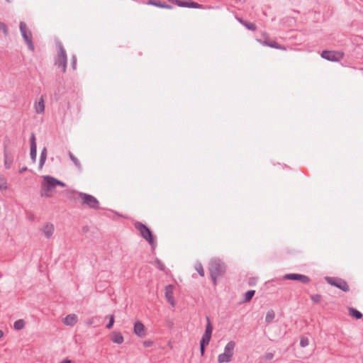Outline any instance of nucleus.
<instances>
[{
	"mask_svg": "<svg viewBox=\"0 0 363 363\" xmlns=\"http://www.w3.org/2000/svg\"><path fill=\"white\" fill-rule=\"evenodd\" d=\"M208 271L211 279L216 286L217 284V279L225 274L226 267L224 262L219 258H213L209 262Z\"/></svg>",
	"mask_w": 363,
	"mask_h": 363,
	"instance_id": "1",
	"label": "nucleus"
},
{
	"mask_svg": "<svg viewBox=\"0 0 363 363\" xmlns=\"http://www.w3.org/2000/svg\"><path fill=\"white\" fill-rule=\"evenodd\" d=\"M134 226L140 233V235L152 246V248H155L156 246V242L150 229L140 222H135Z\"/></svg>",
	"mask_w": 363,
	"mask_h": 363,
	"instance_id": "2",
	"label": "nucleus"
},
{
	"mask_svg": "<svg viewBox=\"0 0 363 363\" xmlns=\"http://www.w3.org/2000/svg\"><path fill=\"white\" fill-rule=\"evenodd\" d=\"M57 55L55 59V65L62 68V72H65L67 69V57L65 49L60 42L57 43Z\"/></svg>",
	"mask_w": 363,
	"mask_h": 363,
	"instance_id": "3",
	"label": "nucleus"
},
{
	"mask_svg": "<svg viewBox=\"0 0 363 363\" xmlns=\"http://www.w3.org/2000/svg\"><path fill=\"white\" fill-rule=\"evenodd\" d=\"M57 179L51 176H45L44 182L42 184V192L41 196L45 197H51V194H49L57 186Z\"/></svg>",
	"mask_w": 363,
	"mask_h": 363,
	"instance_id": "4",
	"label": "nucleus"
},
{
	"mask_svg": "<svg viewBox=\"0 0 363 363\" xmlns=\"http://www.w3.org/2000/svg\"><path fill=\"white\" fill-rule=\"evenodd\" d=\"M78 195L82 199V205L93 209L99 208V202L94 196L83 192H79Z\"/></svg>",
	"mask_w": 363,
	"mask_h": 363,
	"instance_id": "5",
	"label": "nucleus"
},
{
	"mask_svg": "<svg viewBox=\"0 0 363 363\" xmlns=\"http://www.w3.org/2000/svg\"><path fill=\"white\" fill-rule=\"evenodd\" d=\"M19 28L23 40L28 45L30 50L34 51V45L32 39V33L28 30L27 25L25 22L21 21Z\"/></svg>",
	"mask_w": 363,
	"mask_h": 363,
	"instance_id": "6",
	"label": "nucleus"
},
{
	"mask_svg": "<svg viewBox=\"0 0 363 363\" xmlns=\"http://www.w3.org/2000/svg\"><path fill=\"white\" fill-rule=\"evenodd\" d=\"M325 279L329 284L340 289L344 292H347L350 290L347 281L341 278L326 277Z\"/></svg>",
	"mask_w": 363,
	"mask_h": 363,
	"instance_id": "7",
	"label": "nucleus"
},
{
	"mask_svg": "<svg viewBox=\"0 0 363 363\" xmlns=\"http://www.w3.org/2000/svg\"><path fill=\"white\" fill-rule=\"evenodd\" d=\"M283 279L299 281L303 284H308L310 281V278L306 275L300 274H286L282 277V279H272L271 282L280 284Z\"/></svg>",
	"mask_w": 363,
	"mask_h": 363,
	"instance_id": "8",
	"label": "nucleus"
},
{
	"mask_svg": "<svg viewBox=\"0 0 363 363\" xmlns=\"http://www.w3.org/2000/svg\"><path fill=\"white\" fill-rule=\"evenodd\" d=\"M321 57L328 61L338 62L343 58L344 54L339 51L323 50Z\"/></svg>",
	"mask_w": 363,
	"mask_h": 363,
	"instance_id": "9",
	"label": "nucleus"
},
{
	"mask_svg": "<svg viewBox=\"0 0 363 363\" xmlns=\"http://www.w3.org/2000/svg\"><path fill=\"white\" fill-rule=\"evenodd\" d=\"M206 325L205 333L203 335L201 340L200 341V345H208L210 342L211 335L213 332V325L211 323L210 318L208 316H206Z\"/></svg>",
	"mask_w": 363,
	"mask_h": 363,
	"instance_id": "10",
	"label": "nucleus"
},
{
	"mask_svg": "<svg viewBox=\"0 0 363 363\" xmlns=\"http://www.w3.org/2000/svg\"><path fill=\"white\" fill-rule=\"evenodd\" d=\"M263 36L265 38L264 40H257L258 42L259 43H261L262 45H266V46H268V47H270V48H276V49H278V50H285V48L283 45H281L278 44L275 40H267V33H263Z\"/></svg>",
	"mask_w": 363,
	"mask_h": 363,
	"instance_id": "11",
	"label": "nucleus"
},
{
	"mask_svg": "<svg viewBox=\"0 0 363 363\" xmlns=\"http://www.w3.org/2000/svg\"><path fill=\"white\" fill-rule=\"evenodd\" d=\"M30 158L33 160V162L36 160V156H37V145H36V141H35V135L34 133H32L30 135Z\"/></svg>",
	"mask_w": 363,
	"mask_h": 363,
	"instance_id": "12",
	"label": "nucleus"
},
{
	"mask_svg": "<svg viewBox=\"0 0 363 363\" xmlns=\"http://www.w3.org/2000/svg\"><path fill=\"white\" fill-rule=\"evenodd\" d=\"M41 230L43 233L45 237L49 239L53 235L55 230L54 225L51 223H47L42 227Z\"/></svg>",
	"mask_w": 363,
	"mask_h": 363,
	"instance_id": "13",
	"label": "nucleus"
},
{
	"mask_svg": "<svg viewBox=\"0 0 363 363\" xmlns=\"http://www.w3.org/2000/svg\"><path fill=\"white\" fill-rule=\"evenodd\" d=\"M133 330L134 333L140 337H143L145 336V326L140 321L135 323Z\"/></svg>",
	"mask_w": 363,
	"mask_h": 363,
	"instance_id": "14",
	"label": "nucleus"
},
{
	"mask_svg": "<svg viewBox=\"0 0 363 363\" xmlns=\"http://www.w3.org/2000/svg\"><path fill=\"white\" fill-rule=\"evenodd\" d=\"M147 5H151L154 6H157L159 8L162 9H170L172 8V6L169 4H166L165 2L161 1V0H148L147 1Z\"/></svg>",
	"mask_w": 363,
	"mask_h": 363,
	"instance_id": "15",
	"label": "nucleus"
},
{
	"mask_svg": "<svg viewBox=\"0 0 363 363\" xmlns=\"http://www.w3.org/2000/svg\"><path fill=\"white\" fill-rule=\"evenodd\" d=\"M235 347V342L233 340L228 342L224 347L223 354L228 355L230 357L233 358L234 355V350Z\"/></svg>",
	"mask_w": 363,
	"mask_h": 363,
	"instance_id": "16",
	"label": "nucleus"
},
{
	"mask_svg": "<svg viewBox=\"0 0 363 363\" xmlns=\"http://www.w3.org/2000/svg\"><path fill=\"white\" fill-rule=\"evenodd\" d=\"M165 297L167 301L172 306H174V301L173 297V286L169 284L165 288Z\"/></svg>",
	"mask_w": 363,
	"mask_h": 363,
	"instance_id": "17",
	"label": "nucleus"
},
{
	"mask_svg": "<svg viewBox=\"0 0 363 363\" xmlns=\"http://www.w3.org/2000/svg\"><path fill=\"white\" fill-rule=\"evenodd\" d=\"M77 316L74 314H69L63 319V323L67 326H73L77 323Z\"/></svg>",
	"mask_w": 363,
	"mask_h": 363,
	"instance_id": "18",
	"label": "nucleus"
},
{
	"mask_svg": "<svg viewBox=\"0 0 363 363\" xmlns=\"http://www.w3.org/2000/svg\"><path fill=\"white\" fill-rule=\"evenodd\" d=\"M4 167L6 169H9L12 166L13 157L10 153L8 152L6 147L4 148Z\"/></svg>",
	"mask_w": 363,
	"mask_h": 363,
	"instance_id": "19",
	"label": "nucleus"
},
{
	"mask_svg": "<svg viewBox=\"0 0 363 363\" xmlns=\"http://www.w3.org/2000/svg\"><path fill=\"white\" fill-rule=\"evenodd\" d=\"M34 108L37 113H43L45 111V102L43 97L34 104Z\"/></svg>",
	"mask_w": 363,
	"mask_h": 363,
	"instance_id": "20",
	"label": "nucleus"
},
{
	"mask_svg": "<svg viewBox=\"0 0 363 363\" xmlns=\"http://www.w3.org/2000/svg\"><path fill=\"white\" fill-rule=\"evenodd\" d=\"M237 20L238 21V22H240L242 26H244L247 29L250 30L254 31L257 28L256 25L253 23L247 22L240 18H237Z\"/></svg>",
	"mask_w": 363,
	"mask_h": 363,
	"instance_id": "21",
	"label": "nucleus"
},
{
	"mask_svg": "<svg viewBox=\"0 0 363 363\" xmlns=\"http://www.w3.org/2000/svg\"><path fill=\"white\" fill-rule=\"evenodd\" d=\"M111 340L116 344H121L123 342V337L119 332H114Z\"/></svg>",
	"mask_w": 363,
	"mask_h": 363,
	"instance_id": "22",
	"label": "nucleus"
},
{
	"mask_svg": "<svg viewBox=\"0 0 363 363\" xmlns=\"http://www.w3.org/2000/svg\"><path fill=\"white\" fill-rule=\"evenodd\" d=\"M232 359L233 358L230 357L228 355H226L223 353H221L218 356V363H229L232 361Z\"/></svg>",
	"mask_w": 363,
	"mask_h": 363,
	"instance_id": "23",
	"label": "nucleus"
},
{
	"mask_svg": "<svg viewBox=\"0 0 363 363\" xmlns=\"http://www.w3.org/2000/svg\"><path fill=\"white\" fill-rule=\"evenodd\" d=\"M349 314L356 319L362 318V313L354 308H349Z\"/></svg>",
	"mask_w": 363,
	"mask_h": 363,
	"instance_id": "24",
	"label": "nucleus"
},
{
	"mask_svg": "<svg viewBox=\"0 0 363 363\" xmlns=\"http://www.w3.org/2000/svg\"><path fill=\"white\" fill-rule=\"evenodd\" d=\"M275 318V313L273 310H269L267 312L266 316H265V322L267 323H270L273 321V320Z\"/></svg>",
	"mask_w": 363,
	"mask_h": 363,
	"instance_id": "25",
	"label": "nucleus"
},
{
	"mask_svg": "<svg viewBox=\"0 0 363 363\" xmlns=\"http://www.w3.org/2000/svg\"><path fill=\"white\" fill-rule=\"evenodd\" d=\"M68 155H69V157L70 158V160L73 162V163L74 164V165L79 169H80L82 168V166H81V164L79 161V160L69 151L68 152Z\"/></svg>",
	"mask_w": 363,
	"mask_h": 363,
	"instance_id": "26",
	"label": "nucleus"
},
{
	"mask_svg": "<svg viewBox=\"0 0 363 363\" xmlns=\"http://www.w3.org/2000/svg\"><path fill=\"white\" fill-rule=\"evenodd\" d=\"M8 185L6 182V179L5 177L0 173V190H7Z\"/></svg>",
	"mask_w": 363,
	"mask_h": 363,
	"instance_id": "27",
	"label": "nucleus"
},
{
	"mask_svg": "<svg viewBox=\"0 0 363 363\" xmlns=\"http://www.w3.org/2000/svg\"><path fill=\"white\" fill-rule=\"evenodd\" d=\"M25 326V321L22 319H19L14 322L13 328L17 330L23 329Z\"/></svg>",
	"mask_w": 363,
	"mask_h": 363,
	"instance_id": "28",
	"label": "nucleus"
},
{
	"mask_svg": "<svg viewBox=\"0 0 363 363\" xmlns=\"http://www.w3.org/2000/svg\"><path fill=\"white\" fill-rule=\"evenodd\" d=\"M255 294V290H249L245 294L244 300L245 302L250 301Z\"/></svg>",
	"mask_w": 363,
	"mask_h": 363,
	"instance_id": "29",
	"label": "nucleus"
},
{
	"mask_svg": "<svg viewBox=\"0 0 363 363\" xmlns=\"http://www.w3.org/2000/svg\"><path fill=\"white\" fill-rule=\"evenodd\" d=\"M195 269L198 272L199 274L201 277L204 276V269L203 268L202 264L200 262H198L195 264Z\"/></svg>",
	"mask_w": 363,
	"mask_h": 363,
	"instance_id": "30",
	"label": "nucleus"
},
{
	"mask_svg": "<svg viewBox=\"0 0 363 363\" xmlns=\"http://www.w3.org/2000/svg\"><path fill=\"white\" fill-rule=\"evenodd\" d=\"M309 345V340L306 336H301L300 340V345L302 347H306Z\"/></svg>",
	"mask_w": 363,
	"mask_h": 363,
	"instance_id": "31",
	"label": "nucleus"
},
{
	"mask_svg": "<svg viewBox=\"0 0 363 363\" xmlns=\"http://www.w3.org/2000/svg\"><path fill=\"white\" fill-rule=\"evenodd\" d=\"M188 7L187 8H193V9H201V8H203V5L201 4H199L196 2H194V1H190L189 2V4H188Z\"/></svg>",
	"mask_w": 363,
	"mask_h": 363,
	"instance_id": "32",
	"label": "nucleus"
},
{
	"mask_svg": "<svg viewBox=\"0 0 363 363\" xmlns=\"http://www.w3.org/2000/svg\"><path fill=\"white\" fill-rule=\"evenodd\" d=\"M311 298L314 303H317L320 301L321 296L320 294H313L311 296Z\"/></svg>",
	"mask_w": 363,
	"mask_h": 363,
	"instance_id": "33",
	"label": "nucleus"
},
{
	"mask_svg": "<svg viewBox=\"0 0 363 363\" xmlns=\"http://www.w3.org/2000/svg\"><path fill=\"white\" fill-rule=\"evenodd\" d=\"M114 324V315H111L109 316V322L106 325V328L111 329Z\"/></svg>",
	"mask_w": 363,
	"mask_h": 363,
	"instance_id": "34",
	"label": "nucleus"
},
{
	"mask_svg": "<svg viewBox=\"0 0 363 363\" xmlns=\"http://www.w3.org/2000/svg\"><path fill=\"white\" fill-rule=\"evenodd\" d=\"M0 31H3L5 35H7L8 30L5 23L0 22Z\"/></svg>",
	"mask_w": 363,
	"mask_h": 363,
	"instance_id": "35",
	"label": "nucleus"
},
{
	"mask_svg": "<svg viewBox=\"0 0 363 363\" xmlns=\"http://www.w3.org/2000/svg\"><path fill=\"white\" fill-rule=\"evenodd\" d=\"M71 65H72V69L74 70L76 69V67H77V57L75 55H73L72 56V62H71Z\"/></svg>",
	"mask_w": 363,
	"mask_h": 363,
	"instance_id": "36",
	"label": "nucleus"
},
{
	"mask_svg": "<svg viewBox=\"0 0 363 363\" xmlns=\"http://www.w3.org/2000/svg\"><path fill=\"white\" fill-rule=\"evenodd\" d=\"M156 263H157V267L161 270V271H164L165 269V266L164 264L160 260V259H157L156 261Z\"/></svg>",
	"mask_w": 363,
	"mask_h": 363,
	"instance_id": "37",
	"label": "nucleus"
},
{
	"mask_svg": "<svg viewBox=\"0 0 363 363\" xmlns=\"http://www.w3.org/2000/svg\"><path fill=\"white\" fill-rule=\"evenodd\" d=\"M264 357L266 360H271L274 357V354L272 352H267L264 354Z\"/></svg>",
	"mask_w": 363,
	"mask_h": 363,
	"instance_id": "38",
	"label": "nucleus"
},
{
	"mask_svg": "<svg viewBox=\"0 0 363 363\" xmlns=\"http://www.w3.org/2000/svg\"><path fill=\"white\" fill-rule=\"evenodd\" d=\"M153 342L151 340H145L143 342V345L145 347H150L152 345Z\"/></svg>",
	"mask_w": 363,
	"mask_h": 363,
	"instance_id": "39",
	"label": "nucleus"
},
{
	"mask_svg": "<svg viewBox=\"0 0 363 363\" xmlns=\"http://www.w3.org/2000/svg\"><path fill=\"white\" fill-rule=\"evenodd\" d=\"M40 157L47 158V149H46V147H44L42 150Z\"/></svg>",
	"mask_w": 363,
	"mask_h": 363,
	"instance_id": "40",
	"label": "nucleus"
},
{
	"mask_svg": "<svg viewBox=\"0 0 363 363\" xmlns=\"http://www.w3.org/2000/svg\"><path fill=\"white\" fill-rule=\"evenodd\" d=\"M206 346V345H200V352H201V356H203L205 354V347Z\"/></svg>",
	"mask_w": 363,
	"mask_h": 363,
	"instance_id": "41",
	"label": "nucleus"
},
{
	"mask_svg": "<svg viewBox=\"0 0 363 363\" xmlns=\"http://www.w3.org/2000/svg\"><path fill=\"white\" fill-rule=\"evenodd\" d=\"M45 160H46V158L40 157V161H39L40 167H42L44 165Z\"/></svg>",
	"mask_w": 363,
	"mask_h": 363,
	"instance_id": "42",
	"label": "nucleus"
},
{
	"mask_svg": "<svg viewBox=\"0 0 363 363\" xmlns=\"http://www.w3.org/2000/svg\"><path fill=\"white\" fill-rule=\"evenodd\" d=\"M56 184H57V186H62V187H65L66 186V184L64 182H61V181H60L58 179H57V183Z\"/></svg>",
	"mask_w": 363,
	"mask_h": 363,
	"instance_id": "43",
	"label": "nucleus"
},
{
	"mask_svg": "<svg viewBox=\"0 0 363 363\" xmlns=\"http://www.w3.org/2000/svg\"><path fill=\"white\" fill-rule=\"evenodd\" d=\"M26 170H27V167H22L21 169H19V173H23V172H25Z\"/></svg>",
	"mask_w": 363,
	"mask_h": 363,
	"instance_id": "44",
	"label": "nucleus"
},
{
	"mask_svg": "<svg viewBox=\"0 0 363 363\" xmlns=\"http://www.w3.org/2000/svg\"><path fill=\"white\" fill-rule=\"evenodd\" d=\"M61 363H72V362L68 359H65Z\"/></svg>",
	"mask_w": 363,
	"mask_h": 363,
	"instance_id": "45",
	"label": "nucleus"
},
{
	"mask_svg": "<svg viewBox=\"0 0 363 363\" xmlns=\"http://www.w3.org/2000/svg\"><path fill=\"white\" fill-rule=\"evenodd\" d=\"M4 336V333L2 330H0V339L2 338Z\"/></svg>",
	"mask_w": 363,
	"mask_h": 363,
	"instance_id": "46",
	"label": "nucleus"
}]
</instances>
